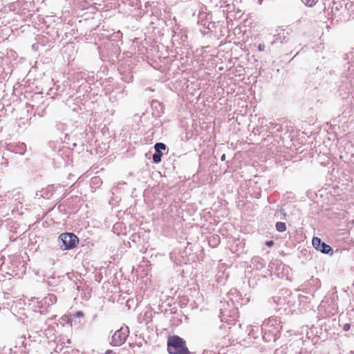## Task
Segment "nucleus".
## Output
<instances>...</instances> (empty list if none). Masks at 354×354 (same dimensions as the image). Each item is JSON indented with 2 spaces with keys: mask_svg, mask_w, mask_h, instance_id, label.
<instances>
[{
  "mask_svg": "<svg viewBox=\"0 0 354 354\" xmlns=\"http://www.w3.org/2000/svg\"><path fill=\"white\" fill-rule=\"evenodd\" d=\"M32 48L35 50H37V46H35V45H32Z\"/></svg>",
  "mask_w": 354,
  "mask_h": 354,
  "instance_id": "19",
  "label": "nucleus"
},
{
  "mask_svg": "<svg viewBox=\"0 0 354 354\" xmlns=\"http://www.w3.org/2000/svg\"><path fill=\"white\" fill-rule=\"evenodd\" d=\"M276 229L277 231L282 232L286 231V225L285 223L283 222H277L276 223Z\"/></svg>",
  "mask_w": 354,
  "mask_h": 354,
  "instance_id": "7",
  "label": "nucleus"
},
{
  "mask_svg": "<svg viewBox=\"0 0 354 354\" xmlns=\"http://www.w3.org/2000/svg\"><path fill=\"white\" fill-rule=\"evenodd\" d=\"M98 180V178H97V177H95V178H93V181H95V180Z\"/></svg>",
  "mask_w": 354,
  "mask_h": 354,
  "instance_id": "20",
  "label": "nucleus"
},
{
  "mask_svg": "<svg viewBox=\"0 0 354 354\" xmlns=\"http://www.w3.org/2000/svg\"><path fill=\"white\" fill-rule=\"evenodd\" d=\"M55 299H56V297L54 295H49V300L51 302H53V301L55 300Z\"/></svg>",
  "mask_w": 354,
  "mask_h": 354,
  "instance_id": "12",
  "label": "nucleus"
},
{
  "mask_svg": "<svg viewBox=\"0 0 354 354\" xmlns=\"http://www.w3.org/2000/svg\"><path fill=\"white\" fill-rule=\"evenodd\" d=\"M104 354H115V353H113L112 351L111 350H107Z\"/></svg>",
  "mask_w": 354,
  "mask_h": 354,
  "instance_id": "17",
  "label": "nucleus"
},
{
  "mask_svg": "<svg viewBox=\"0 0 354 354\" xmlns=\"http://www.w3.org/2000/svg\"><path fill=\"white\" fill-rule=\"evenodd\" d=\"M266 245H268V247H271L274 245V242L273 241H268L266 242Z\"/></svg>",
  "mask_w": 354,
  "mask_h": 354,
  "instance_id": "11",
  "label": "nucleus"
},
{
  "mask_svg": "<svg viewBox=\"0 0 354 354\" xmlns=\"http://www.w3.org/2000/svg\"><path fill=\"white\" fill-rule=\"evenodd\" d=\"M58 241L62 243L61 248L66 250L75 248L78 238L73 233H63L59 235Z\"/></svg>",
  "mask_w": 354,
  "mask_h": 354,
  "instance_id": "2",
  "label": "nucleus"
},
{
  "mask_svg": "<svg viewBox=\"0 0 354 354\" xmlns=\"http://www.w3.org/2000/svg\"><path fill=\"white\" fill-rule=\"evenodd\" d=\"M277 33L273 35V40L271 41V44H283L288 42L289 34L283 29L277 30Z\"/></svg>",
  "mask_w": 354,
  "mask_h": 354,
  "instance_id": "5",
  "label": "nucleus"
},
{
  "mask_svg": "<svg viewBox=\"0 0 354 354\" xmlns=\"http://www.w3.org/2000/svg\"><path fill=\"white\" fill-rule=\"evenodd\" d=\"M313 247L317 250L322 252L323 254H333V250L331 247L322 242V240L318 237H313L312 240Z\"/></svg>",
  "mask_w": 354,
  "mask_h": 354,
  "instance_id": "4",
  "label": "nucleus"
},
{
  "mask_svg": "<svg viewBox=\"0 0 354 354\" xmlns=\"http://www.w3.org/2000/svg\"><path fill=\"white\" fill-rule=\"evenodd\" d=\"M129 328L127 326L122 327L116 330L112 336L111 344L113 346H120L127 339L129 335Z\"/></svg>",
  "mask_w": 354,
  "mask_h": 354,
  "instance_id": "3",
  "label": "nucleus"
},
{
  "mask_svg": "<svg viewBox=\"0 0 354 354\" xmlns=\"http://www.w3.org/2000/svg\"><path fill=\"white\" fill-rule=\"evenodd\" d=\"M162 153L161 151H156L153 154V160L155 163H159L161 161Z\"/></svg>",
  "mask_w": 354,
  "mask_h": 354,
  "instance_id": "6",
  "label": "nucleus"
},
{
  "mask_svg": "<svg viewBox=\"0 0 354 354\" xmlns=\"http://www.w3.org/2000/svg\"><path fill=\"white\" fill-rule=\"evenodd\" d=\"M166 147V145L162 142H157L154 145V149L156 151H161V150H165Z\"/></svg>",
  "mask_w": 354,
  "mask_h": 354,
  "instance_id": "8",
  "label": "nucleus"
},
{
  "mask_svg": "<svg viewBox=\"0 0 354 354\" xmlns=\"http://www.w3.org/2000/svg\"><path fill=\"white\" fill-rule=\"evenodd\" d=\"M75 316L76 317H78V318H79V317H82L84 316V313H83L82 311H77V312L75 313Z\"/></svg>",
  "mask_w": 354,
  "mask_h": 354,
  "instance_id": "10",
  "label": "nucleus"
},
{
  "mask_svg": "<svg viewBox=\"0 0 354 354\" xmlns=\"http://www.w3.org/2000/svg\"><path fill=\"white\" fill-rule=\"evenodd\" d=\"M279 213H280L281 215H283V216H286V212H285V211H284V209H281V210L279 211Z\"/></svg>",
  "mask_w": 354,
  "mask_h": 354,
  "instance_id": "15",
  "label": "nucleus"
},
{
  "mask_svg": "<svg viewBox=\"0 0 354 354\" xmlns=\"http://www.w3.org/2000/svg\"><path fill=\"white\" fill-rule=\"evenodd\" d=\"M175 42H178L180 43L176 38V36H174V39L172 40V44H174Z\"/></svg>",
  "mask_w": 354,
  "mask_h": 354,
  "instance_id": "16",
  "label": "nucleus"
},
{
  "mask_svg": "<svg viewBox=\"0 0 354 354\" xmlns=\"http://www.w3.org/2000/svg\"><path fill=\"white\" fill-rule=\"evenodd\" d=\"M304 4L308 7H313L317 2V0H301Z\"/></svg>",
  "mask_w": 354,
  "mask_h": 354,
  "instance_id": "9",
  "label": "nucleus"
},
{
  "mask_svg": "<svg viewBox=\"0 0 354 354\" xmlns=\"http://www.w3.org/2000/svg\"><path fill=\"white\" fill-rule=\"evenodd\" d=\"M181 42H183V43L185 42V39L182 38V41Z\"/></svg>",
  "mask_w": 354,
  "mask_h": 354,
  "instance_id": "21",
  "label": "nucleus"
},
{
  "mask_svg": "<svg viewBox=\"0 0 354 354\" xmlns=\"http://www.w3.org/2000/svg\"><path fill=\"white\" fill-rule=\"evenodd\" d=\"M344 328V330L345 331L348 330L350 329V324H344V328Z\"/></svg>",
  "mask_w": 354,
  "mask_h": 354,
  "instance_id": "13",
  "label": "nucleus"
},
{
  "mask_svg": "<svg viewBox=\"0 0 354 354\" xmlns=\"http://www.w3.org/2000/svg\"><path fill=\"white\" fill-rule=\"evenodd\" d=\"M266 46H258V48L259 51H263L265 49Z\"/></svg>",
  "mask_w": 354,
  "mask_h": 354,
  "instance_id": "14",
  "label": "nucleus"
},
{
  "mask_svg": "<svg viewBox=\"0 0 354 354\" xmlns=\"http://www.w3.org/2000/svg\"><path fill=\"white\" fill-rule=\"evenodd\" d=\"M221 160L222 161H225V154H223V155H222V156H221Z\"/></svg>",
  "mask_w": 354,
  "mask_h": 354,
  "instance_id": "18",
  "label": "nucleus"
},
{
  "mask_svg": "<svg viewBox=\"0 0 354 354\" xmlns=\"http://www.w3.org/2000/svg\"><path fill=\"white\" fill-rule=\"evenodd\" d=\"M167 351L171 354H189L185 341L176 335L168 338Z\"/></svg>",
  "mask_w": 354,
  "mask_h": 354,
  "instance_id": "1",
  "label": "nucleus"
}]
</instances>
